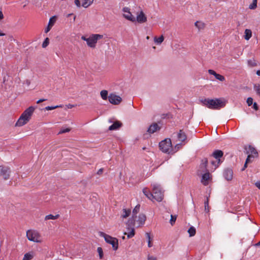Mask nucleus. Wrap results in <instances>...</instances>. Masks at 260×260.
I'll return each instance as SVG.
<instances>
[{
	"instance_id": "f257e3e1",
	"label": "nucleus",
	"mask_w": 260,
	"mask_h": 260,
	"mask_svg": "<svg viewBox=\"0 0 260 260\" xmlns=\"http://www.w3.org/2000/svg\"><path fill=\"white\" fill-rule=\"evenodd\" d=\"M35 110V107L30 106L27 108L21 115L16 123L15 126H22L26 124L30 119Z\"/></svg>"
},
{
	"instance_id": "f03ea898",
	"label": "nucleus",
	"mask_w": 260,
	"mask_h": 260,
	"mask_svg": "<svg viewBox=\"0 0 260 260\" xmlns=\"http://www.w3.org/2000/svg\"><path fill=\"white\" fill-rule=\"evenodd\" d=\"M202 104L209 109H219L224 106L223 103L219 99H205L201 100Z\"/></svg>"
},
{
	"instance_id": "7ed1b4c3",
	"label": "nucleus",
	"mask_w": 260,
	"mask_h": 260,
	"mask_svg": "<svg viewBox=\"0 0 260 260\" xmlns=\"http://www.w3.org/2000/svg\"><path fill=\"white\" fill-rule=\"evenodd\" d=\"M159 147L163 152L168 154L174 153L170 139H166L161 141L159 144Z\"/></svg>"
},
{
	"instance_id": "20e7f679",
	"label": "nucleus",
	"mask_w": 260,
	"mask_h": 260,
	"mask_svg": "<svg viewBox=\"0 0 260 260\" xmlns=\"http://www.w3.org/2000/svg\"><path fill=\"white\" fill-rule=\"evenodd\" d=\"M152 187V201L154 200L157 202H161L164 198V191L160 186L157 184H154Z\"/></svg>"
},
{
	"instance_id": "39448f33",
	"label": "nucleus",
	"mask_w": 260,
	"mask_h": 260,
	"mask_svg": "<svg viewBox=\"0 0 260 260\" xmlns=\"http://www.w3.org/2000/svg\"><path fill=\"white\" fill-rule=\"evenodd\" d=\"M100 235L101 236L104 238L105 241L107 243L112 245L114 250H117L118 248V241L117 238L112 237L103 232H101Z\"/></svg>"
},
{
	"instance_id": "423d86ee",
	"label": "nucleus",
	"mask_w": 260,
	"mask_h": 260,
	"mask_svg": "<svg viewBox=\"0 0 260 260\" xmlns=\"http://www.w3.org/2000/svg\"><path fill=\"white\" fill-rule=\"evenodd\" d=\"M103 38V36L100 34H92L90 36L87 41V45L91 48H95L98 40Z\"/></svg>"
},
{
	"instance_id": "0eeeda50",
	"label": "nucleus",
	"mask_w": 260,
	"mask_h": 260,
	"mask_svg": "<svg viewBox=\"0 0 260 260\" xmlns=\"http://www.w3.org/2000/svg\"><path fill=\"white\" fill-rule=\"evenodd\" d=\"M26 236L29 241L35 242H40L41 241L40 236L37 231L28 230L26 232Z\"/></svg>"
},
{
	"instance_id": "6e6552de",
	"label": "nucleus",
	"mask_w": 260,
	"mask_h": 260,
	"mask_svg": "<svg viewBox=\"0 0 260 260\" xmlns=\"http://www.w3.org/2000/svg\"><path fill=\"white\" fill-rule=\"evenodd\" d=\"M108 100L111 104L115 105L119 104L122 101V99L120 96L114 93L110 94L108 96Z\"/></svg>"
},
{
	"instance_id": "1a4fd4ad",
	"label": "nucleus",
	"mask_w": 260,
	"mask_h": 260,
	"mask_svg": "<svg viewBox=\"0 0 260 260\" xmlns=\"http://www.w3.org/2000/svg\"><path fill=\"white\" fill-rule=\"evenodd\" d=\"M122 11L124 13L123 16L125 19L132 22H135L136 21L135 17L130 12V9L128 8L124 7L122 9Z\"/></svg>"
},
{
	"instance_id": "9d476101",
	"label": "nucleus",
	"mask_w": 260,
	"mask_h": 260,
	"mask_svg": "<svg viewBox=\"0 0 260 260\" xmlns=\"http://www.w3.org/2000/svg\"><path fill=\"white\" fill-rule=\"evenodd\" d=\"M10 172L9 168L0 166V176H2L5 180L9 178Z\"/></svg>"
},
{
	"instance_id": "9b49d317",
	"label": "nucleus",
	"mask_w": 260,
	"mask_h": 260,
	"mask_svg": "<svg viewBox=\"0 0 260 260\" xmlns=\"http://www.w3.org/2000/svg\"><path fill=\"white\" fill-rule=\"evenodd\" d=\"M223 176L227 181H231L233 178V171L231 169L226 168L223 172Z\"/></svg>"
},
{
	"instance_id": "f8f14e48",
	"label": "nucleus",
	"mask_w": 260,
	"mask_h": 260,
	"mask_svg": "<svg viewBox=\"0 0 260 260\" xmlns=\"http://www.w3.org/2000/svg\"><path fill=\"white\" fill-rule=\"evenodd\" d=\"M136 20L140 23H143L147 21V17L142 11L137 14Z\"/></svg>"
},
{
	"instance_id": "ddd939ff",
	"label": "nucleus",
	"mask_w": 260,
	"mask_h": 260,
	"mask_svg": "<svg viewBox=\"0 0 260 260\" xmlns=\"http://www.w3.org/2000/svg\"><path fill=\"white\" fill-rule=\"evenodd\" d=\"M247 153L248 155L252 156V158L258 156V152L256 150L251 146H249L248 149L247 150Z\"/></svg>"
},
{
	"instance_id": "4468645a",
	"label": "nucleus",
	"mask_w": 260,
	"mask_h": 260,
	"mask_svg": "<svg viewBox=\"0 0 260 260\" xmlns=\"http://www.w3.org/2000/svg\"><path fill=\"white\" fill-rule=\"evenodd\" d=\"M223 152L220 150H216L214 151L212 154V156L217 160L218 164L220 163V158L223 156Z\"/></svg>"
},
{
	"instance_id": "2eb2a0df",
	"label": "nucleus",
	"mask_w": 260,
	"mask_h": 260,
	"mask_svg": "<svg viewBox=\"0 0 260 260\" xmlns=\"http://www.w3.org/2000/svg\"><path fill=\"white\" fill-rule=\"evenodd\" d=\"M208 72L210 75H214L216 79L220 81H223L225 80V78L224 76L216 73L214 70L210 69L208 71Z\"/></svg>"
},
{
	"instance_id": "dca6fc26",
	"label": "nucleus",
	"mask_w": 260,
	"mask_h": 260,
	"mask_svg": "<svg viewBox=\"0 0 260 260\" xmlns=\"http://www.w3.org/2000/svg\"><path fill=\"white\" fill-rule=\"evenodd\" d=\"M159 129L160 127H159L158 124L156 123H154L149 126L147 132L150 134H153Z\"/></svg>"
},
{
	"instance_id": "f3484780",
	"label": "nucleus",
	"mask_w": 260,
	"mask_h": 260,
	"mask_svg": "<svg viewBox=\"0 0 260 260\" xmlns=\"http://www.w3.org/2000/svg\"><path fill=\"white\" fill-rule=\"evenodd\" d=\"M177 138L181 142H184L186 139V135L183 130H180L179 132L177 134Z\"/></svg>"
},
{
	"instance_id": "a211bd4d",
	"label": "nucleus",
	"mask_w": 260,
	"mask_h": 260,
	"mask_svg": "<svg viewBox=\"0 0 260 260\" xmlns=\"http://www.w3.org/2000/svg\"><path fill=\"white\" fill-rule=\"evenodd\" d=\"M122 125V123L119 121H116L113 124L109 127L108 129L110 131H114L118 129Z\"/></svg>"
},
{
	"instance_id": "6ab92c4d",
	"label": "nucleus",
	"mask_w": 260,
	"mask_h": 260,
	"mask_svg": "<svg viewBox=\"0 0 260 260\" xmlns=\"http://www.w3.org/2000/svg\"><path fill=\"white\" fill-rule=\"evenodd\" d=\"M146 216L143 214H141L139 215L138 217V220H137V222L139 223V225H143L144 224L145 220H146Z\"/></svg>"
},
{
	"instance_id": "aec40b11",
	"label": "nucleus",
	"mask_w": 260,
	"mask_h": 260,
	"mask_svg": "<svg viewBox=\"0 0 260 260\" xmlns=\"http://www.w3.org/2000/svg\"><path fill=\"white\" fill-rule=\"evenodd\" d=\"M210 179V174L209 172L205 173L202 175V182L204 185L207 184V182Z\"/></svg>"
},
{
	"instance_id": "412c9836",
	"label": "nucleus",
	"mask_w": 260,
	"mask_h": 260,
	"mask_svg": "<svg viewBox=\"0 0 260 260\" xmlns=\"http://www.w3.org/2000/svg\"><path fill=\"white\" fill-rule=\"evenodd\" d=\"M208 164V159L207 158H204L202 160L201 164L200 165V168L202 169L203 171L207 170V166Z\"/></svg>"
},
{
	"instance_id": "4be33fe9",
	"label": "nucleus",
	"mask_w": 260,
	"mask_h": 260,
	"mask_svg": "<svg viewBox=\"0 0 260 260\" xmlns=\"http://www.w3.org/2000/svg\"><path fill=\"white\" fill-rule=\"evenodd\" d=\"M143 192L149 200L152 201V192H150L148 188H144L143 189Z\"/></svg>"
},
{
	"instance_id": "5701e85b",
	"label": "nucleus",
	"mask_w": 260,
	"mask_h": 260,
	"mask_svg": "<svg viewBox=\"0 0 260 260\" xmlns=\"http://www.w3.org/2000/svg\"><path fill=\"white\" fill-rule=\"evenodd\" d=\"M252 36V31L249 29H246L244 31V39L249 40Z\"/></svg>"
},
{
	"instance_id": "b1692460",
	"label": "nucleus",
	"mask_w": 260,
	"mask_h": 260,
	"mask_svg": "<svg viewBox=\"0 0 260 260\" xmlns=\"http://www.w3.org/2000/svg\"><path fill=\"white\" fill-rule=\"evenodd\" d=\"M164 40V37L162 35L158 38H157L156 37L154 38V41L156 45H160Z\"/></svg>"
},
{
	"instance_id": "393cba45",
	"label": "nucleus",
	"mask_w": 260,
	"mask_h": 260,
	"mask_svg": "<svg viewBox=\"0 0 260 260\" xmlns=\"http://www.w3.org/2000/svg\"><path fill=\"white\" fill-rule=\"evenodd\" d=\"M82 6L84 8H87L89 6H90L92 3L93 0H82Z\"/></svg>"
},
{
	"instance_id": "a878e982",
	"label": "nucleus",
	"mask_w": 260,
	"mask_h": 260,
	"mask_svg": "<svg viewBox=\"0 0 260 260\" xmlns=\"http://www.w3.org/2000/svg\"><path fill=\"white\" fill-rule=\"evenodd\" d=\"M59 217V214H56L55 215L49 214V215H46L45 216V220H50V219L55 220V219H57Z\"/></svg>"
},
{
	"instance_id": "bb28decb",
	"label": "nucleus",
	"mask_w": 260,
	"mask_h": 260,
	"mask_svg": "<svg viewBox=\"0 0 260 260\" xmlns=\"http://www.w3.org/2000/svg\"><path fill=\"white\" fill-rule=\"evenodd\" d=\"M100 94H101V98L104 100H106L107 99V98H108V91L106 90H102L100 92Z\"/></svg>"
},
{
	"instance_id": "cd10ccee",
	"label": "nucleus",
	"mask_w": 260,
	"mask_h": 260,
	"mask_svg": "<svg viewBox=\"0 0 260 260\" xmlns=\"http://www.w3.org/2000/svg\"><path fill=\"white\" fill-rule=\"evenodd\" d=\"M131 212V210H129V209L127 210L126 209H123V213L121 215V217L123 218H125L129 215Z\"/></svg>"
},
{
	"instance_id": "c85d7f7f",
	"label": "nucleus",
	"mask_w": 260,
	"mask_h": 260,
	"mask_svg": "<svg viewBox=\"0 0 260 260\" xmlns=\"http://www.w3.org/2000/svg\"><path fill=\"white\" fill-rule=\"evenodd\" d=\"M188 233L190 237L194 236L196 233V229L193 226L190 227L188 230Z\"/></svg>"
},
{
	"instance_id": "c756f323",
	"label": "nucleus",
	"mask_w": 260,
	"mask_h": 260,
	"mask_svg": "<svg viewBox=\"0 0 260 260\" xmlns=\"http://www.w3.org/2000/svg\"><path fill=\"white\" fill-rule=\"evenodd\" d=\"M194 25L199 29H203L205 26L204 23L198 21L195 22Z\"/></svg>"
},
{
	"instance_id": "7c9ffc66",
	"label": "nucleus",
	"mask_w": 260,
	"mask_h": 260,
	"mask_svg": "<svg viewBox=\"0 0 260 260\" xmlns=\"http://www.w3.org/2000/svg\"><path fill=\"white\" fill-rule=\"evenodd\" d=\"M205 210L206 212H209V198L207 197L206 200L204 202Z\"/></svg>"
},
{
	"instance_id": "2f4dec72",
	"label": "nucleus",
	"mask_w": 260,
	"mask_h": 260,
	"mask_svg": "<svg viewBox=\"0 0 260 260\" xmlns=\"http://www.w3.org/2000/svg\"><path fill=\"white\" fill-rule=\"evenodd\" d=\"M254 90L256 91V93L260 95V83L255 84L253 86Z\"/></svg>"
},
{
	"instance_id": "473e14b6",
	"label": "nucleus",
	"mask_w": 260,
	"mask_h": 260,
	"mask_svg": "<svg viewBox=\"0 0 260 260\" xmlns=\"http://www.w3.org/2000/svg\"><path fill=\"white\" fill-rule=\"evenodd\" d=\"M62 105H57V106H47V107H46L45 108V110H47V111H49V110H54L56 108H62Z\"/></svg>"
},
{
	"instance_id": "72a5a7b5",
	"label": "nucleus",
	"mask_w": 260,
	"mask_h": 260,
	"mask_svg": "<svg viewBox=\"0 0 260 260\" xmlns=\"http://www.w3.org/2000/svg\"><path fill=\"white\" fill-rule=\"evenodd\" d=\"M140 205H137L133 211V218H134L135 216L138 213L140 210Z\"/></svg>"
},
{
	"instance_id": "f704fd0d",
	"label": "nucleus",
	"mask_w": 260,
	"mask_h": 260,
	"mask_svg": "<svg viewBox=\"0 0 260 260\" xmlns=\"http://www.w3.org/2000/svg\"><path fill=\"white\" fill-rule=\"evenodd\" d=\"M124 235H127L128 238H132L135 235V230L134 228L132 229L131 231L127 234L124 233Z\"/></svg>"
},
{
	"instance_id": "c9c22d12",
	"label": "nucleus",
	"mask_w": 260,
	"mask_h": 260,
	"mask_svg": "<svg viewBox=\"0 0 260 260\" xmlns=\"http://www.w3.org/2000/svg\"><path fill=\"white\" fill-rule=\"evenodd\" d=\"M97 251H98V252L99 253L100 258V259H102L103 257V255H104L103 251L102 248L101 247H98Z\"/></svg>"
},
{
	"instance_id": "e433bc0d",
	"label": "nucleus",
	"mask_w": 260,
	"mask_h": 260,
	"mask_svg": "<svg viewBox=\"0 0 260 260\" xmlns=\"http://www.w3.org/2000/svg\"><path fill=\"white\" fill-rule=\"evenodd\" d=\"M32 257V256L30 253H27L24 254L22 260H30Z\"/></svg>"
},
{
	"instance_id": "4c0bfd02",
	"label": "nucleus",
	"mask_w": 260,
	"mask_h": 260,
	"mask_svg": "<svg viewBox=\"0 0 260 260\" xmlns=\"http://www.w3.org/2000/svg\"><path fill=\"white\" fill-rule=\"evenodd\" d=\"M55 21H56L55 17L54 16V17H52L49 19L48 25L51 26H52L54 25Z\"/></svg>"
},
{
	"instance_id": "58836bf2",
	"label": "nucleus",
	"mask_w": 260,
	"mask_h": 260,
	"mask_svg": "<svg viewBox=\"0 0 260 260\" xmlns=\"http://www.w3.org/2000/svg\"><path fill=\"white\" fill-rule=\"evenodd\" d=\"M71 131V128H61L60 131L58 132V135L66 133H68Z\"/></svg>"
},
{
	"instance_id": "ea45409f",
	"label": "nucleus",
	"mask_w": 260,
	"mask_h": 260,
	"mask_svg": "<svg viewBox=\"0 0 260 260\" xmlns=\"http://www.w3.org/2000/svg\"><path fill=\"white\" fill-rule=\"evenodd\" d=\"M49 43V39L48 38H46L42 44V47L46 48Z\"/></svg>"
},
{
	"instance_id": "a19ab883",
	"label": "nucleus",
	"mask_w": 260,
	"mask_h": 260,
	"mask_svg": "<svg viewBox=\"0 0 260 260\" xmlns=\"http://www.w3.org/2000/svg\"><path fill=\"white\" fill-rule=\"evenodd\" d=\"M176 220V216L171 215V219L170 220V223H171V224L172 225H173L175 223Z\"/></svg>"
},
{
	"instance_id": "79ce46f5",
	"label": "nucleus",
	"mask_w": 260,
	"mask_h": 260,
	"mask_svg": "<svg viewBox=\"0 0 260 260\" xmlns=\"http://www.w3.org/2000/svg\"><path fill=\"white\" fill-rule=\"evenodd\" d=\"M246 102L248 106H251L253 103V99L250 97L248 98L247 99Z\"/></svg>"
},
{
	"instance_id": "37998d69",
	"label": "nucleus",
	"mask_w": 260,
	"mask_h": 260,
	"mask_svg": "<svg viewBox=\"0 0 260 260\" xmlns=\"http://www.w3.org/2000/svg\"><path fill=\"white\" fill-rule=\"evenodd\" d=\"M181 144H177L175 145L174 149H173V151H174V153L176 151H177L181 147Z\"/></svg>"
},
{
	"instance_id": "c03bdc74",
	"label": "nucleus",
	"mask_w": 260,
	"mask_h": 260,
	"mask_svg": "<svg viewBox=\"0 0 260 260\" xmlns=\"http://www.w3.org/2000/svg\"><path fill=\"white\" fill-rule=\"evenodd\" d=\"M257 7V4L255 3H252L251 4H250L249 6V8L251 10L255 9Z\"/></svg>"
},
{
	"instance_id": "a18cd8bd",
	"label": "nucleus",
	"mask_w": 260,
	"mask_h": 260,
	"mask_svg": "<svg viewBox=\"0 0 260 260\" xmlns=\"http://www.w3.org/2000/svg\"><path fill=\"white\" fill-rule=\"evenodd\" d=\"M75 4L78 7H80L81 6V3L80 1L79 0H75Z\"/></svg>"
},
{
	"instance_id": "49530a36",
	"label": "nucleus",
	"mask_w": 260,
	"mask_h": 260,
	"mask_svg": "<svg viewBox=\"0 0 260 260\" xmlns=\"http://www.w3.org/2000/svg\"><path fill=\"white\" fill-rule=\"evenodd\" d=\"M252 158V156H250L249 155H248V156H247V158L246 160V164H248V162H250L251 160V159Z\"/></svg>"
},
{
	"instance_id": "de8ad7c7",
	"label": "nucleus",
	"mask_w": 260,
	"mask_h": 260,
	"mask_svg": "<svg viewBox=\"0 0 260 260\" xmlns=\"http://www.w3.org/2000/svg\"><path fill=\"white\" fill-rule=\"evenodd\" d=\"M148 260H156V257L155 256L149 255L148 256Z\"/></svg>"
},
{
	"instance_id": "09e8293b",
	"label": "nucleus",
	"mask_w": 260,
	"mask_h": 260,
	"mask_svg": "<svg viewBox=\"0 0 260 260\" xmlns=\"http://www.w3.org/2000/svg\"><path fill=\"white\" fill-rule=\"evenodd\" d=\"M51 27H52V26L48 25L47 27L45 29V32L47 33L48 32H49L50 31V30L51 29Z\"/></svg>"
},
{
	"instance_id": "8fccbe9b",
	"label": "nucleus",
	"mask_w": 260,
	"mask_h": 260,
	"mask_svg": "<svg viewBox=\"0 0 260 260\" xmlns=\"http://www.w3.org/2000/svg\"><path fill=\"white\" fill-rule=\"evenodd\" d=\"M253 108L255 110H258V107L256 103H254L253 104Z\"/></svg>"
},
{
	"instance_id": "3c124183",
	"label": "nucleus",
	"mask_w": 260,
	"mask_h": 260,
	"mask_svg": "<svg viewBox=\"0 0 260 260\" xmlns=\"http://www.w3.org/2000/svg\"><path fill=\"white\" fill-rule=\"evenodd\" d=\"M146 238L148 239V241H150V235L148 233H146Z\"/></svg>"
},
{
	"instance_id": "603ef678",
	"label": "nucleus",
	"mask_w": 260,
	"mask_h": 260,
	"mask_svg": "<svg viewBox=\"0 0 260 260\" xmlns=\"http://www.w3.org/2000/svg\"><path fill=\"white\" fill-rule=\"evenodd\" d=\"M255 185L260 189V181H257L255 183Z\"/></svg>"
},
{
	"instance_id": "864d4df0",
	"label": "nucleus",
	"mask_w": 260,
	"mask_h": 260,
	"mask_svg": "<svg viewBox=\"0 0 260 260\" xmlns=\"http://www.w3.org/2000/svg\"><path fill=\"white\" fill-rule=\"evenodd\" d=\"M45 101H46V99H40V100H39L37 102V104H40V103H41V102H43Z\"/></svg>"
},
{
	"instance_id": "5fc2aeb1",
	"label": "nucleus",
	"mask_w": 260,
	"mask_h": 260,
	"mask_svg": "<svg viewBox=\"0 0 260 260\" xmlns=\"http://www.w3.org/2000/svg\"><path fill=\"white\" fill-rule=\"evenodd\" d=\"M103 172V169H100L98 170V172H97V174H99V175H100Z\"/></svg>"
},
{
	"instance_id": "6e6d98bb",
	"label": "nucleus",
	"mask_w": 260,
	"mask_h": 260,
	"mask_svg": "<svg viewBox=\"0 0 260 260\" xmlns=\"http://www.w3.org/2000/svg\"><path fill=\"white\" fill-rule=\"evenodd\" d=\"M81 39L83 41H85L87 42L88 38H86L85 36H83L81 37Z\"/></svg>"
},
{
	"instance_id": "4d7b16f0",
	"label": "nucleus",
	"mask_w": 260,
	"mask_h": 260,
	"mask_svg": "<svg viewBox=\"0 0 260 260\" xmlns=\"http://www.w3.org/2000/svg\"><path fill=\"white\" fill-rule=\"evenodd\" d=\"M67 106L69 109H71L74 107V106L72 104H68Z\"/></svg>"
},
{
	"instance_id": "13d9d810",
	"label": "nucleus",
	"mask_w": 260,
	"mask_h": 260,
	"mask_svg": "<svg viewBox=\"0 0 260 260\" xmlns=\"http://www.w3.org/2000/svg\"><path fill=\"white\" fill-rule=\"evenodd\" d=\"M148 246L149 247H151L152 246V243H151V241H148Z\"/></svg>"
},
{
	"instance_id": "bf43d9fd",
	"label": "nucleus",
	"mask_w": 260,
	"mask_h": 260,
	"mask_svg": "<svg viewBox=\"0 0 260 260\" xmlns=\"http://www.w3.org/2000/svg\"><path fill=\"white\" fill-rule=\"evenodd\" d=\"M4 18V15L2 11H0V20L3 19Z\"/></svg>"
},
{
	"instance_id": "052dcab7",
	"label": "nucleus",
	"mask_w": 260,
	"mask_h": 260,
	"mask_svg": "<svg viewBox=\"0 0 260 260\" xmlns=\"http://www.w3.org/2000/svg\"><path fill=\"white\" fill-rule=\"evenodd\" d=\"M247 167V164H246V162L244 164V167L242 169V171H244Z\"/></svg>"
},
{
	"instance_id": "680f3d73",
	"label": "nucleus",
	"mask_w": 260,
	"mask_h": 260,
	"mask_svg": "<svg viewBox=\"0 0 260 260\" xmlns=\"http://www.w3.org/2000/svg\"><path fill=\"white\" fill-rule=\"evenodd\" d=\"M211 163L213 165L215 166L214 169H215L218 167V165L217 166L215 165V162L214 161H212Z\"/></svg>"
},
{
	"instance_id": "e2e57ef3",
	"label": "nucleus",
	"mask_w": 260,
	"mask_h": 260,
	"mask_svg": "<svg viewBox=\"0 0 260 260\" xmlns=\"http://www.w3.org/2000/svg\"><path fill=\"white\" fill-rule=\"evenodd\" d=\"M255 246H256V247H258V246H260V241L258 242V243H256L255 244Z\"/></svg>"
},
{
	"instance_id": "0e129e2a",
	"label": "nucleus",
	"mask_w": 260,
	"mask_h": 260,
	"mask_svg": "<svg viewBox=\"0 0 260 260\" xmlns=\"http://www.w3.org/2000/svg\"><path fill=\"white\" fill-rule=\"evenodd\" d=\"M256 74H257L258 76H260V70H257V71H256Z\"/></svg>"
},
{
	"instance_id": "69168bd1",
	"label": "nucleus",
	"mask_w": 260,
	"mask_h": 260,
	"mask_svg": "<svg viewBox=\"0 0 260 260\" xmlns=\"http://www.w3.org/2000/svg\"><path fill=\"white\" fill-rule=\"evenodd\" d=\"M257 0H253L252 3H255L256 4H257Z\"/></svg>"
},
{
	"instance_id": "338daca9",
	"label": "nucleus",
	"mask_w": 260,
	"mask_h": 260,
	"mask_svg": "<svg viewBox=\"0 0 260 260\" xmlns=\"http://www.w3.org/2000/svg\"><path fill=\"white\" fill-rule=\"evenodd\" d=\"M73 15V14H71H71H69L68 15V17H70L71 16H72V15Z\"/></svg>"
},
{
	"instance_id": "774afa93",
	"label": "nucleus",
	"mask_w": 260,
	"mask_h": 260,
	"mask_svg": "<svg viewBox=\"0 0 260 260\" xmlns=\"http://www.w3.org/2000/svg\"><path fill=\"white\" fill-rule=\"evenodd\" d=\"M149 39H150V37H149V36H147V37H146V39H147V40H149Z\"/></svg>"
}]
</instances>
